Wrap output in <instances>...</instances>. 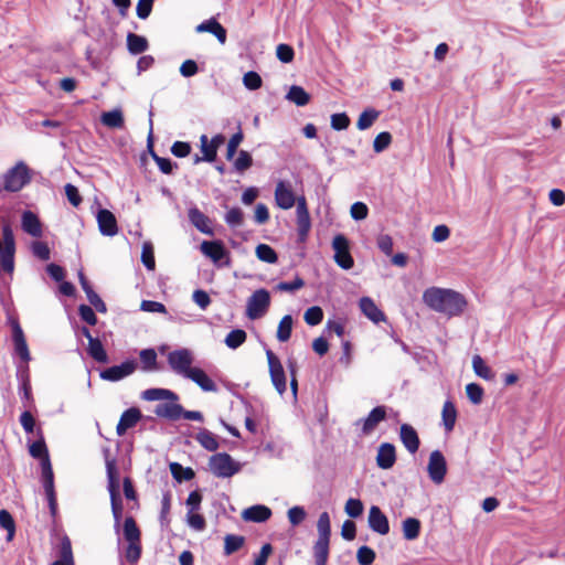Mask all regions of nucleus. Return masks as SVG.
<instances>
[{"mask_svg":"<svg viewBox=\"0 0 565 565\" xmlns=\"http://www.w3.org/2000/svg\"><path fill=\"white\" fill-rule=\"evenodd\" d=\"M424 302L437 312L448 316H459L467 306L465 297L451 289L430 287L423 294Z\"/></svg>","mask_w":565,"mask_h":565,"instance_id":"1","label":"nucleus"},{"mask_svg":"<svg viewBox=\"0 0 565 565\" xmlns=\"http://www.w3.org/2000/svg\"><path fill=\"white\" fill-rule=\"evenodd\" d=\"M466 394L472 404L479 405L482 402L484 391L481 385L469 383L466 386Z\"/></svg>","mask_w":565,"mask_h":565,"instance_id":"51","label":"nucleus"},{"mask_svg":"<svg viewBox=\"0 0 565 565\" xmlns=\"http://www.w3.org/2000/svg\"><path fill=\"white\" fill-rule=\"evenodd\" d=\"M359 308L366 318H385L384 313L370 297H362L359 300Z\"/></svg>","mask_w":565,"mask_h":565,"instance_id":"35","label":"nucleus"},{"mask_svg":"<svg viewBox=\"0 0 565 565\" xmlns=\"http://www.w3.org/2000/svg\"><path fill=\"white\" fill-rule=\"evenodd\" d=\"M88 354L99 363H106L108 361V355L104 349L102 341L96 337L95 339H90L87 347Z\"/></svg>","mask_w":565,"mask_h":565,"instance_id":"38","label":"nucleus"},{"mask_svg":"<svg viewBox=\"0 0 565 565\" xmlns=\"http://www.w3.org/2000/svg\"><path fill=\"white\" fill-rule=\"evenodd\" d=\"M201 252L204 256L212 259L213 263L217 264L223 258L227 257L228 252L221 241H203L201 244Z\"/></svg>","mask_w":565,"mask_h":565,"instance_id":"16","label":"nucleus"},{"mask_svg":"<svg viewBox=\"0 0 565 565\" xmlns=\"http://www.w3.org/2000/svg\"><path fill=\"white\" fill-rule=\"evenodd\" d=\"M106 472L108 480V491L110 499L120 497L119 493V471L115 458L106 457Z\"/></svg>","mask_w":565,"mask_h":565,"instance_id":"19","label":"nucleus"},{"mask_svg":"<svg viewBox=\"0 0 565 565\" xmlns=\"http://www.w3.org/2000/svg\"><path fill=\"white\" fill-rule=\"evenodd\" d=\"M275 202L281 210H289L296 203V196L289 183L279 181L275 189Z\"/></svg>","mask_w":565,"mask_h":565,"instance_id":"12","label":"nucleus"},{"mask_svg":"<svg viewBox=\"0 0 565 565\" xmlns=\"http://www.w3.org/2000/svg\"><path fill=\"white\" fill-rule=\"evenodd\" d=\"M98 230L104 236H115L118 233L117 220L113 212L100 209L97 212Z\"/></svg>","mask_w":565,"mask_h":565,"instance_id":"13","label":"nucleus"},{"mask_svg":"<svg viewBox=\"0 0 565 565\" xmlns=\"http://www.w3.org/2000/svg\"><path fill=\"white\" fill-rule=\"evenodd\" d=\"M225 223L231 227H238L243 224V211L239 207H232L224 216Z\"/></svg>","mask_w":565,"mask_h":565,"instance_id":"55","label":"nucleus"},{"mask_svg":"<svg viewBox=\"0 0 565 565\" xmlns=\"http://www.w3.org/2000/svg\"><path fill=\"white\" fill-rule=\"evenodd\" d=\"M369 526L381 535H386L390 532L388 519L377 505L370 508Z\"/></svg>","mask_w":565,"mask_h":565,"instance_id":"14","label":"nucleus"},{"mask_svg":"<svg viewBox=\"0 0 565 565\" xmlns=\"http://www.w3.org/2000/svg\"><path fill=\"white\" fill-rule=\"evenodd\" d=\"M396 462V449L391 443H383L380 445L376 455V465L379 468L387 470L391 469Z\"/></svg>","mask_w":565,"mask_h":565,"instance_id":"18","label":"nucleus"},{"mask_svg":"<svg viewBox=\"0 0 565 565\" xmlns=\"http://www.w3.org/2000/svg\"><path fill=\"white\" fill-rule=\"evenodd\" d=\"M399 438L408 452L415 454L420 446L419 436L416 429L409 424H402L399 428Z\"/></svg>","mask_w":565,"mask_h":565,"instance_id":"17","label":"nucleus"},{"mask_svg":"<svg viewBox=\"0 0 565 565\" xmlns=\"http://www.w3.org/2000/svg\"><path fill=\"white\" fill-rule=\"evenodd\" d=\"M375 557V552L366 545L361 546L356 552V559L360 565H371Z\"/></svg>","mask_w":565,"mask_h":565,"instance_id":"54","label":"nucleus"},{"mask_svg":"<svg viewBox=\"0 0 565 565\" xmlns=\"http://www.w3.org/2000/svg\"><path fill=\"white\" fill-rule=\"evenodd\" d=\"M100 121L104 126L113 129L122 128L125 122L122 111L118 108L103 113Z\"/></svg>","mask_w":565,"mask_h":565,"instance_id":"31","label":"nucleus"},{"mask_svg":"<svg viewBox=\"0 0 565 565\" xmlns=\"http://www.w3.org/2000/svg\"><path fill=\"white\" fill-rule=\"evenodd\" d=\"M392 142V135L388 131L380 132L374 141L373 149L376 153L384 151Z\"/></svg>","mask_w":565,"mask_h":565,"instance_id":"57","label":"nucleus"},{"mask_svg":"<svg viewBox=\"0 0 565 565\" xmlns=\"http://www.w3.org/2000/svg\"><path fill=\"white\" fill-rule=\"evenodd\" d=\"M170 510H171V492L167 491V492L163 493L162 500H161V511H160V516H159L161 526H166L167 527L169 525V523H170V518H169Z\"/></svg>","mask_w":565,"mask_h":565,"instance_id":"48","label":"nucleus"},{"mask_svg":"<svg viewBox=\"0 0 565 565\" xmlns=\"http://www.w3.org/2000/svg\"><path fill=\"white\" fill-rule=\"evenodd\" d=\"M270 516L271 510L268 507L262 504L249 507L245 509L242 513V518L245 521L256 523L266 522L267 520H269Z\"/></svg>","mask_w":565,"mask_h":565,"instance_id":"25","label":"nucleus"},{"mask_svg":"<svg viewBox=\"0 0 565 565\" xmlns=\"http://www.w3.org/2000/svg\"><path fill=\"white\" fill-rule=\"evenodd\" d=\"M201 151L203 152L202 159H205L206 162H213L217 156V149L214 145L209 141L206 135H202L200 137Z\"/></svg>","mask_w":565,"mask_h":565,"instance_id":"46","label":"nucleus"},{"mask_svg":"<svg viewBox=\"0 0 565 565\" xmlns=\"http://www.w3.org/2000/svg\"><path fill=\"white\" fill-rule=\"evenodd\" d=\"M196 32H209L213 34L221 44L226 42V29L215 19L210 18L196 26Z\"/></svg>","mask_w":565,"mask_h":565,"instance_id":"23","label":"nucleus"},{"mask_svg":"<svg viewBox=\"0 0 565 565\" xmlns=\"http://www.w3.org/2000/svg\"><path fill=\"white\" fill-rule=\"evenodd\" d=\"M110 505H111V513L114 516V526L116 530L119 529L121 519H122V512H124V504L120 497H115L110 499Z\"/></svg>","mask_w":565,"mask_h":565,"instance_id":"53","label":"nucleus"},{"mask_svg":"<svg viewBox=\"0 0 565 565\" xmlns=\"http://www.w3.org/2000/svg\"><path fill=\"white\" fill-rule=\"evenodd\" d=\"M21 226L25 233H28L29 235H31L33 237L39 238L43 234L42 224L40 222V218L38 217V215L35 213H33L30 210H26L22 213Z\"/></svg>","mask_w":565,"mask_h":565,"instance_id":"20","label":"nucleus"},{"mask_svg":"<svg viewBox=\"0 0 565 565\" xmlns=\"http://www.w3.org/2000/svg\"><path fill=\"white\" fill-rule=\"evenodd\" d=\"M380 111L374 108H366L361 114L356 121V127L359 130L369 129L374 121L379 118Z\"/></svg>","mask_w":565,"mask_h":565,"instance_id":"39","label":"nucleus"},{"mask_svg":"<svg viewBox=\"0 0 565 565\" xmlns=\"http://www.w3.org/2000/svg\"><path fill=\"white\" fill-rule=\"evenodd\" d=\"M472 367H473L475 373L484 380H491L493 377L491 369L486 364L483 359L478 354H476L472 358Z\"/></svg>","mask_w":565,"mask_h":565,"instance_id":"45","label":"nucleus"},{"mask_svg":"<svg viewBox=\"0 0 565 565\" xmlns=\"http://www.w3.org/2000/svg\"><path fill=\"white\" fill-rule=\"evenodd\" d=\"M210 471L217 478H231L241 470V463L227 452L212 455L209 460Z\"/></svg>","mask_w":565,"mask_h":565,"instance_id":"3","label":"nucleus"},{"mask_svg":"<svg viewBox=\"0 0 565 565\" xmlns=\"http://www.w3.org/2000/svg\"><path fill=\"white\" fill-rule=\"evenodd\" d=\"M140 360L146 370H154L157 366V353L153 349H145L140 352Z\"/></svg>","mask_w":565,"mask_h":565,"instance_id":"60","label":"nucleus"},{"mask_svg":"<svg viewBox=\"0 0 565 565\" xmlns=\"http://www.w3.org/2000/svg\"><path fill=\"white\" fill-rule=\"evenodd\" d=\"M285 98L298 107H303L310 102V95L305 90L303 87L298 85H292L286 94Z\"/></svg>","mask_w":565,"mask_h":565,"instance_id":"29","label":"nucleus"},{"mask_svg":"<svg viewBox=\"0 0 565 565\" xmlns=\"http://www.w3.org/2000/svg\"><path fill=\"white\" fill-rule=\"evenodd\" d=\"M31 182L30 169L24 161H19L3 174V189L18 192Z\"/></svg>","mask_w":565,"mask_h":565,"instance_id":"2","label":"nucleus"},{"mask_svg":"<svg viewBox=\"0 0 565 565\" xmlns=\"http://www.w3.org/2000/svg\"><path fill=\"white\" fill-rule=\"evenodd\" d=\"M332 248L334 249V262L342 269L349 270L354 266V260L350 254L349 241L343 234L333 237Z\"/></svg>","mask_w":565,"mask_h":565,"instance_id":"4","label":"nucleus"},{"mask_svg":"<svg viewBox=\"0 0 565 565\" xmlns=\"http://www.w3.org/2000/svg\"><path fill=\"white\" fill-rule=\"evenodd\" d=\"M199 385L204 392H216L217 386L214 381L200 367H194L185 376Z\"/></svg>","mask_w":565,"mask_h":565,"instance_id":"24","label":"nucleus"},{"mask_svg":"<svg viewBox=\"0 0 565 565\" xmlns=\"http://www.w3.org/2000/svg\"><path fill=\"white\" fill-rule=\"evenodd\" d=\"M124 537L127 542L141 541V532L134 516H127L122 524Z\"/></svg>","mask_w":565,"mask_h":565,"instance_id":"33","label":"nucleus"},{"mask_svg":"<svg viewBox=\"0 0 565 565\" xmlns=\"http://www.w3.org/2000/svg\"><path fill=\"white\" fill-rule=\"evenodd\" d=\"M0 526L7 530V540L12 541L15 534V522L8 510H0Z\"/></svg>","mask_w":565,"mask_h":565,"instance_id":"44","label":"nucleus"},{"mask_svg":"<svg viewBox=\"0 0 565 565\" xmlns=\"http://www.w3.org/2000/svg\"><path fill=\"white\" fill-rule=\"evenodd\" d=\"M298 241L303 243L308 238L311 230V218L309 213L296 214Z\"/></svg>","mask_w":565,"mask_h":565,"instance_id":"37","label":"nucleus"},{"mask_svg":"<svg viewBox=\"0 0 565 565\" xmlns=\"http://www.w3.org/2000/svg\"><path fill=\"white\" fill-rule=\"evenodd\" d=\"M141 397L146 401H178L179 396L167 388H148L142 392Z\"/></svg>","mask_w":565,"mask_h":565,"instance_id":"27","label":"nucleus"},{"mask_svg":"<svg viewBox=\"0 0 565 565\" xmlns=\"http://www.w3.org/2000/svg\"><path fill=\"white\" fill-rule=\"evenodd\" d=\"M330 539L318 537L313 545L316 565H327L329 557Z\"/></svg>","mask_w":565,"mask_h":565,"instance_id":"30","label":"nucleus"},{"mask_svg":"<svg viewBox=\"0 0 565 565\" xmlns=\"http://www.w3.org/2000/svg\"><path fill=\"white\" fill-rule=\"evenodd\" d=\"M188 216L191 224L198 231L206 235L214 234L213 228L210 225V218L204 213H202L196 206L189 209Z\"/></svg>","mask_w":565,"mask_h":565,"instance_id":"22","label":"nucleus"},{"mask_svg":"<svg viewBox=\"0 0 565 565\" xmlns=\"http://www.w3.org/2000/svg\"><path fill=\"white\" fill-rule=\"evenodd\" d=\"M86 297L90 303L89 306L92 308L94 307L97 312L102 315L107 312L106 303L94 289H89L88 294H86Z\"/></svg>","mask_w":565,"mask_h":565,"instance_id":"58","label":"nucleus"},{"mask_svg":"<svg viewBox=\"0 0 565 565\" xmlns=\"http://www.w3.org/2000/svg\"><path fill=\"white\" fill-rule=\"evenodd\" d=\"M247 339V334L243 329H234L225 337V344L230 349L239 348Z\"/></svg>","mask_w":565,"mask_h":565,"instance_id":"42","label":"nucleus"},{"mask_svg":"<svg viewBox=\"0 0 565 565\" xmlns=\"http://www.w3.org/2000/svg\"><path fill=\"white\" fill-rule=\"evenodd\" d=\"M195 440L207 451H216L220 446L216 436L205 428L195 435Z\"/></svg>","mask_w":565,"mask_h":565,"instance_id":"34","label":"nucleus"},{"mask_svg":"<svg viewBox=\"0 0 565 565\" xmlns=\"http://www.w3.org/2000/svg\"><path fill=\"white\" fill-rule=\"evenodd\" d=\"M43 488L49 501V507L52 515L56 513L57 501L54 489V472L51 462H41Z\"/></svg>","mask_w":565,"mask_h":565,"instance_id":"9","label":"nucleus"},{"mask_svg":"<svg viewBox=\"0 0 565 565\" xmlns=\"http://www.w3.org/2000/svg\"><path fill=\"white\" fill-rule=\"evenodd\" d=\"M253 164V158L249 152L246 150H241L238 152V157L234 161V168L238 172H244L245 170L249 169Z\"/></svg>","mask_w":565,"mask_h":565,"instance_id":"56","label":"nucleus"},{"mask_svg":"<svg viewBox=\"0 0 565 565\" xmlns=\"http://www.w3.org/2000/svg\"><path fill=\"white\" fill-rule=\"evenodd\" d=\"M127 47L128 51L134 55L141 54L148 49V41L145 36L135 33H128Z\"/></svg>","mask_w":565,"mask_h":565,"instance_id":"36","label":"nucleus"},{"mask_svg":"<svg viewBox=\"0 0 565 565\" xmlns=\"http://www.w3.org/2000/svg\"><path fill=\"white\" fill-rule=\"evenodd\" d=\"M193 356L188 349L174 350L168 354V363L170 367L178 374L184 377L194 367H191Z\"/></svg>","mask_w":565,"mask_h":565,"instance_id":"7","label":"nucleus"},{"mask_svg":"<svg viewBox=\"0 0 565 565\" xmlns=\"http://www.w3.org/2000/svg\"><path fill=\"white\" fill-rule=\"evenodd\" d=\"M151 156L156 161L159 170L164 174L172 173L173 169L177 167V163L172 162L169 158L160 157L154 151H151Z\"/></svg>","mask_w":565,"mask_h":565,"instance_id":"61","label":"nucleus"},{"mask_svg":"<svg viewBox=\"0 0 565 565\" xmlns=\"http://www.w3.org/2000/svg\"><path fill=\"white\" fill-rule=\"evenodd\" d=\"M386 407L383 405L374 407L366 418L356 422V425L362 424V434L370 435L377 427V425L386 419Z\"/></svg>","mask_w":565,"mask_h":565,"instance_id":"11","label":"nucleus"},{"mask_svg":"<svg viewBox=\"0 0 565 565\" xmlns=\"http://www.w3.org/2000/svg\"><path fill=\"white\" fill-rule=\"evenodd\" d=\"M255 253L257 258L264 263L275 264L278 260L277 253L267 244H258Z\"/></svg>","mask_w":565,"mask_h":565,"instance_id":"41","label":"nucleus"},{"mask_svg":"<svg viewBox=\"0 0 565 565\" xmlns=\"http://www.w3.org/2000/svg\"><path fill=\"white\" fill-rule=\"evenodd\" d=\"M243 83L246 88L255 90L262 86L263 81L258 73L249 71L244 75Z\"/></svg>","mask_w":565,"mask_h":565,"instance_id":"64","label":"nucleus"},{"mask_svg":"<svg viewBox=\"0 0 565 565\" xmlns=\"http://www.w3.org/2000/svg\"><path fill=\"white\" fill-rule=\"evenodd\" d=\"M137 369L134 360L122 362L120 365H114L100 372V379L109 382H117L132 374Z\"/></svg>","mask_w":565,"mask_h":565,"instance_id":"10","label":"nucleus"},{"mask_svg":"<svg viewBox=\"0 0 565 565\" xmlns=\"http://www.w3.org/2000/svg\"><path fill=\"white\" fill-rule=\"evenodd\" d=\"M175 402L177 401L159 403L154 406L153 413L158 417H162L169 420H178L182 414V405Z\"/></svg>","mask_w":565,"mask_h":565,"instance_id":"21","label":"nucleus"},{"mask_svg":"<svg viewBox=\"0 0 565 565\" xmlns=\"http://www.w3.org/2000/svg\"><path fill=\"white\" fill-rule=\"evenodd\" d=\"M32 253L41 260H49L51 256L50 248L45 242L35 241L31 245Z\"/></svg>","mask_w":565,"mask_h":565,"instance_id":"59","label":"nucleus"},{"mask_svg":"<svg viewBox=\"0 0 565 565\" xmlns=\"http://www.w3.org/2000/svg\"><path fill=\"white\" fill-rule=\"evenodd\" d=\"M186 522L190 527L199 532L205 530L206 527L205 518L198 513V511H189L186 514Z\"/></svg>","mask_w":565,"mask_h":565,"instance_id":"52","label":"nucleus"},{"mask_svg":"<svg viewBox=\"0 0 565 565\" xmlns=\"http://www.w3.org/2000/svg\"><path fill=\"white\" fill-rule=\"evenodd\" d=\"M345 513L351 518H359L363 513V503L359 499L350 498L344 507Z\"/></svg>","mask_w":565,"mask_h":565,"instance_id":"62","label":"nucleus"},{"mask_svg":"<svg viewBox=\"0 0 565 565\" xmlns=\"http://www.w3.org/2000/svg\"><path fill=\"white\" fill-rule=\"evenodd\" d=\"M441 419L445 430L450 433L457 420V409L455 404L451 401H446L441 411Z\"/></svg>","mask_w":565,"mask_h":565,"instance_id":"28","label":"nucleus"},{"mask_svg":"<svg viewBox=\"0 0 565 565\" xmlns=\"http://www.w3.org/2000/svg\"><path fill=\"white\" fill-rule=\"evenodd\" d=\"M427 471L434 483L440 484L445 480L447 462L440 450H434L430 452Z\"/></svg>","mask_w":565,"mask_h":565,"instance_id":"8","label":"nucleus"},{"mask_svg":"<svg viewBox=\"0 0 565 565\" xmlns=\"http://www.w3.org/2000/svg\"><path fill=\"white\" fill-rule=\"evenodd\" d=\"M141 263L148 270L156 267L153 246L150 242H145L141 250Z\"/></svg>","mask_w":565,"mask_h":565,"instance_id":"47","label":"nucleus"},{"mask_svg":"<svg viewBox=\"0 0 565 565\" xmlns=\"http://www.w3.org/2000/svg\"><path fill=\"white\" fill-rule=\"evenodd\" d=\"M170 471L172 477L179 482L189 481L194 478V471L191 468H184L178 462L170 465Z\"/></svg>","mask_w":565,"mask_h":565,"instance_id":"43","label":"nucleus"},{"mask_svg":"<svg viewBox=\"0 0 565 565\" xmlns=\"http://www.w3.org/2000/svg\"><path fill=\"white\" fill-rule=\"evenodd\" d=\"M270 295L266 289H258L247 300L246 313L248 318H257L267 312Z\"/></svg>","mask_w":565,"mask_h":565,"instance_id":"6","label":"nucleus"},{"mask_svg":"<svg viewBox=\"0 0 565 565\" xmlns=\"http://www.w3.org/2000/svg\"><path fill=\"white\" fill-rule=\"evenodd\" d=\"M350 118L345 113H338L331 116V128L341 131L349 127Z\"/></svg>","mask_w":565,"mask_h":565,"instance_id":"63","label":"nucleus"},{"mask_svg":"<svg viewBox=\"0 0 565 565\" xmlns=\"http://www.w3.org/2000/svg\"><path fill=\"white\" fill-rule=\"evenodd\" d=\"M266 356L273 385L279 394H282L287 390V381L282 364L279 358L271 350H267Z\"/></svg>","mask_w":565,"mask_h":565,"instance_id":"5","label":"nucleus"},{"mask_svg":"<svg viewBox=\"0 0 565 565\" xmlns=\"http://www.w3.org/2000/svg\"><path fill=\"white\" fill-rule=\"evenodd\" d=\"M141 541L128 542V545L125 551L126 561L130 564H136L141 556Z\"/></svg>","mask_w":565,"mask_h":565,"instance_id":"49","label":"nucleus"},{"mask_svg":"<svg viewBox=\"0 0 565 565\" xmlns=\"http://www.w3.org/2000/svg\"><path fill=\"white\" fill-rule=\"evenodd\" d=\"M245 537L235 534H227L224 537V554L232 555L243 547Z\"/></svg>","mask_w":565,"mask_h":565,"instance_id":"40","label":"nucleus"},{"mask_svg":"<svg viewBox=\"0 0 565 565\" xmlns=\"http://www.w3.org/2000/svg\"><path fill=\"white\" fill-rule=\"evenodd\" d=\"M142 414L139 408L130 407L126 409L116 426V433L118 436H124L128 429L135 427L141 419Z\"/></svg>","mask_w":565,"mask_h":565,"instance_id":"15","label":"nucleus"},{"mask_svg":"<svg viewBox=\"0 0 565 565\" xmlns=\"http://www.w3.org/2000/svg\"><path fill=\"white\" fill-rule=\"evenodd\" d=\"M39 434L40 438L29 446V452L33 458L40 459L41 462H51L43 434L41 430H39Z\"/></svg>","mask_w":565,"mask_h":565,"instance_id":"26","label":"nucleus"},{"mask_svg":"<svg viewBox=\"0 0 565 565\" xmlns=\"http://www.w3.org/2000/svg\"><path fill=\"white\" fill-rule=\"evenodd\" d=\"M420 521L416 518H406L402 523L403 536L407 541L416 540L420 534Z\"/></svg>","mask_w":565,"mask_h":565,"instance_id":"32","label":"nucleus"},{"mask_svg":"<svg viewBox=\"0 0 565 565\" xmlns=\"http://www.w3.org/2000/svg\"><path fill=\"white\" fill-rule=\"evenodd\" d=\"M318 537L330 539L331 525L328 512H322L317 522Z\"/></svg>","mask_w":565,"mask_h":565,"instance_id":"50","label":"nucleus"}]
</instances>
